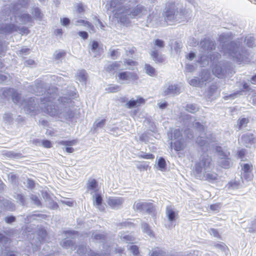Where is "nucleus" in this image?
I'll return each instance as SVG.
<instances>
[{"label": "nucleus", "mask_w": 256, "mask_h": 256, "mask_svg": "<svg viewBox=\"0 0 256 256\" xmlns=\"http://www.w3.org/2000/svg\"><path fill=\"white\" fill-rule=\"evenodd\" d=\"M224 34L219 36L220 45L224 54L228 55L231 59L241 63L248 59V52L246 47L234 40L228 41Z\"/></svg>", "instance_id": "obj_1"}, {"label": "nucleus", "mask_w": 256, "mask_h": 256, "mask_svg": "<svg viewBox=\"0 0 256 256\" xmlns=\"http://www.w3.org/2000/svg\"><path fill=\"white\" fill-rule=\"evenodd\" d=\"M168 136L170 142V146H174V149L176 152H180L184 148V140L183 138L182 130L180 128H172L168 132Z\"/></svg>", "instance_id": "obj_2"}, {"label": "nucleus", "mask_w": 256, "mask_h": 256, "mask_svg": "<svg viewBox=\"0 0 256 256\" xmlns=\"http://www.w3.org/2000/svg\"><path fill=\"white\" fill-rule=\"evenodd\" d=\"M134 211L138 212L146 213L150 215L152 218L156 216L157 212L156 206L152 202H135L132 206Z\"/></svg>", "instance_id": "obj_3"}, {"label": "nucleus", "mask_w": 256, "mask_h": 256, "mask_svg": "<svg viewBox=\"0 0 256 256\" xmlns=\"http://www.w3.org/2000/svg\"><path fill=\"white\" fill-rule=\"evenodd\" d=\"M230 68L229 63L225 60H220L215 63L213 62L212 64V72L214 74L220 78H224Z\"/></svg>", "instance_id": "obj_4"}, {"label": "nucleus", "mask_w": 256, "mask_h": 256, "mask_svg": "<svg viewBox=\"0 0 256 256\" xmlns=\"http://www.w3.org/2000/svg\"><path fill=\"white\" fill-rule=\"evenodd\" d=\"M177 6L174 1H168L166 2L162 14L166 22H174L176 20Z\"/></svg>", "instance_id": "obj_5"}, {"label": "nucleus", "mask_w": 256, "mask_h": 256, "mask_svg": "<svg viewBox=\"0 0 256 256\" xmlns=\"http://www.w3.org/2000/svg\"><path fill=\"white\" fill-rule=\"evenodd\" d=\"M119 80L126 84H137L140 78L138 74L134 71H122L118 73Z\"/></svg>", "instance_id": "obj_6"}, {"label": "nucleus", "mask_w": 256, "mask_h": 256, "mask_svg": "<svg viewBox=\"0 0 256 256\" xmlns=\"http://www.w3.org/2000/svg\"><path fill=\"white\" fill-rule=\"evenodd\" d=\"M128 16H130L129 10L127 8V6L118 7L114 14V16L117 19L118 22L126 26H128L131 24V20Z\"/></svg>", "instance_id": "obj_7"}, {"label": "nucleus", "mask_w": 256, "mask_h": 256, "mask_svg": "<svg viewBox=\"0 0 256 256\" xmlns=\"http://www.w3.org/2000/svg\"><path fill=\"white\" fill-rule=\"evenodd\" d=\"M58 88L53 86L49 88L44 92L45 96L40 98L41 103L46 105L48 102H52L56 98Z\"/></svg>", "instance_id": "obj_8"}, {"label": "nucleus", "mask_w": 256, "mask_h": 256, "mask_svg": "<svg viewBox=\"0 0 256 256\" xmlns=\"http://www.w3.org/2000/svg\"><path fill=\"white\" fill-rule=\"evenodd\" d=\"M37 104L34 98H28L25 102L24 110L27 114L36 115L37 114Z\"/></svg>", "instance_id": "obj_9"}, {"label": "nucleus", "mask_w": 256, "mask_h": 256, "mask_svg": "<svg viewBox=\"0 0 256 256\" xmlns=\"http://www.w3.org/2000/svg\"><path fill=\"white\" fill-rule=\"evenodd\" d=\"M199 44L204 50L210 51L215 49V42L208 37L201 39Z\"/></svg>", "instance_id": "obj_10"}, {"label": "nucleus", "mask_w": 256, "mask_h": 256, "mask_svg": "<svg viewBox=\"0 0 256 256\" xmlns=\"http://www.w3.org/2000/svg\"><path fill=\"white\" fill-rule=\"evenodd\" d=\"M120 61L110 62L108 64H105L104 70L109 74H114L120 67Z\"/></svg>", "instance_id": "obj_11"}, {"label": "nucleus", "mask_w": 256, "mask_h": 256, "mask_svg": "<svg viewBox=\"0 0 256 256\" xmlns=\"http://www.w3.org/2000/svg\"><path fill=\"white\" fill-rule=\"evenodd\" d=\"M124 200L122 197L110 196L108 198V204L112 209H118L124 203Z\"/></svg>", "instance_id": "obj_12"}, {"label": "nucleus", "mask_w": 256, "mask_h": 256, "mask_svg": "<svg viewBox=\"0 0 256 256\" xmlns=\"http://www.w3.org/2000/svg\"><path fill=\"white\" fill-rule=\"evenodd\" d=\"M18 26L12 23L0 26V34H8L18 30Z\"/></svg>", "instance_id": "obj_13"}, {"label": "nucleus", "mask_w": 256, "mask_h": 256, "mask_svg": "<svg viewBox=\"0 0 256 256\" xmlns=\"http://www.w3.org/2000/svg\"><path fill=\"white\" fill-rule=\"evenodd\" d=\"M75 115L76 112L74 110L70 108H68L63 113L61 112L58 118L61 122L68 121L72 122Z\"/></svg>", "instance_id": "obj_14"}, {"label": "nucleus", "mask_w": 256, "mask_h": 256, "mask_svg": "<svg viewBox=\"0 0 256 256\" xmlns=\"http://www.w3.org/2000/svg\"><path fill=\"white\" fill-rule=\"evenodd\" d=\"M47 113L50 116H56L58 118L60 116L61 110L58 106L56 104H47L44 105Z\"/></svg>", "instance_id": "obj_15"}, {"label": "nucleus", "mask_w": 256, "mask_h": 256, "mask_svg": "<svg viewBox=\"0 0 256 256\" xmlns=\"http://www.w3.org/2000/svg\"><path fill=\"white\" fill-rule=\"evenodd\" d=\"M241 141L246 147H248L256 143V138L252 133H246L242 136Z\"/></svg>", "instance_id": "obj_16"}, {"label": "nucleus", "mask_w": 256, "mask_h": 256, "mask_svg": "<svg viewBox=\"0 0 256 256\" xmlns=\"http://www.w3.org/2000/svg\"><path fill=\"white\" fill-rule=\"evenodd\" d=\"M90 48L92 52H93L94 54V58H98L104 52L102 46H100L98 42L95 40L92 42Z\"/></svg>", "instance_id": "obj_17"}, {"label": "nucleus", "mask_w": 256, "mask_h": 256, "mask_svg": "<svg viewBox=\"0 0 256 256\" xmlns=\"http://www.w3.org/2000/svg\"><path fill=\"white\" fill-rule=\"evenodd\" d=\"M188 10L186 8H178L177 7V11L176 20L174 22H184L188 16Z\"/></svg>", "instance_id": "obj_18"}, {"label": "nucleus", "mask_w": 256, "mask_h": 256, "mask_svg": "<svg viewBox=\"0 0 256 256\" xmlns=\"http://www.w3.org/2000/svg\"><path fill=\"white\" fill-rule=\"evenodd\" d=\"M129 10V15L132 18H135L138 16L145 8L144 6L142 4H138L132 9L127 7Z\"/></svg>", "instance_id": "obj_19"}, {"label": "nucleus", "mask_w": 256, "mask_h": 256, "mask_svg": "<svg viewBox=\"0 0 256 256\" xmlns=\"http://www.w3.org/2000/svg\"><path fill=\"white\" fill-rule=\"evenodd\" d=\"M251 90L250 86L246 82L242 83V88L240 90H237L225 96V100L228 98L234 99L238 94H241L242 92H250Z\"/></svg>", "instance_id": "obj_20"}, {"label": "nucleus", "mask_w": 256, "mask_h": 256, "mask_svg": "<svg viewBox=\"0 0 256 256\" xmlns=\"http://www.w3.org/2000/svg\"><path fill=\"white\" fill-rule=\"evenodd\" d=\"M199 79L202 84V85L204 84V82H207L210 78V72L208 69L204 68L202 69L198 74Z\"/></svg>", "instance_id": "obj_21"}, {"label": "nucleus", "mask_w": 256, "mask_h": 256, "mask_svg": "<svg viewBox=\"0 0 256 256\" xmlns=\"http://www.w3.org/2000/svg\"><path fill=\"white\" fill-rule=\"evenodd\" d=\"M180 88L176 85L173 86L172 84L169 85L168 87L163 92L162 96H166L170 94H180Z\"/></svg>", "instance_id": "obj_22"}, {"label": "nucleus", "mask_w": 256, "mask_h": 256, "mask_svg": "<svg viewBox=\"0 0 256 256\" xmlns=\"http://www.w3.org/2000/svg\"><path fill=\"white\" fill-rule=\"evenodd\" d=\"M106 6H108L107 10H110L112 8H114L112 12L114 13L118 7L124 8V6H122L118 0H110L109 2H108L106 4Z\"/></svg>", "instance_id": "obj_23"}, {"label": "nucleus", "mask_w": 256, "mask_h": 256, "mask_svg": "<svg viewBox=\"0 0 256 256\" xmlns=\"http://www.w3.org/2000/svg\"><path fill=\"white\" fill-rule=\"evenodd\" d=\"M62 234H64L66 236V238L63 240H66V238H68L74 239L76 236L80 235V232L76 230H63Z\"/></svg>", "instance_id": "obj_24"}, {"label": "nucleus", "mask_w": 256, "mask_h": 256, "mask_svg": "<svg viewBox=\"0 0 256 256\" xmlns=\"http://www.w3.org/2000/svg\"><path fill=\"white\" fill-rule=\"evenodd\" d=\"M150 54L156 63H162L165 60V58L162 54H159L158 52L156 50L152 51Z\"/></svg>", "instance_id": "obj_25"}, {"label": "nucleus", "mask_w": 256, "mask_h": 256, "mask_svg": "<svg viewBox=\"0 0 256 256\" xmlns=\"http://www.w3.org/2000/svg\"><path fill=\"white\" fill-rule=\"evenodd\" d=\"M156 164L158 170L163 172H166L167 170V164L166 159L164 157H160L157 161Z\"/></svg>", "instance_id": "obj_26"}, {"label": "nucleus", "mask_w": 256, "mask_h": 256, "mask_svg": "<svg viewBox=\"0 0 256 256\" xmlns=\"http://www.w3.org/2000/svg\"><path fill=\"white\" fill-rule=\"evenodd\" d=\"M142 232L144 234H146L150 238H154V234L150 226L147 222H144L142 224Z\"/></svg>", "instance_id": "obj_27"}, {"label": "nucleus", "mask_w": 256, "mask_h": 256, "mask_svg": "<svg viewBox=\"0 0 256 256\" xmlns=\"http://www.w3.org/2000/svg\"><path fill=\"white\" fill-rule=\"evenodd\" d=\"M116 226L120 228H134L136 226V224L131 221V219L128 218L124 222L116 224Z\"/></svg>", "instance_id": "obj_28"}, {"label": "nucleus", "mask_w": 256, "mask_h": 256, "mask_svg": "<svg viewBox=\"0 0 256 256\" xmlns=\"http://www.w3.org/2000/svg\"><path fill=\"white\" fill-rule=\"evenodd\" d=\"M144 121L148 126L149 130L153 133H156L158 132L157 128L154 122L152 120V117L146 118Z\"/></svg>", "instance_id": "obj_29"}, {"label": "nucleus", "mask_w": 256, "mask_h": 256, "mask_svg": "<svg viewBox=\"0 0 256 256\" xmlns=\"http://www.w3.org/2000/svg\"><path fill=\"white\" fill-rule=\"evenodd\" d=\"M36 234L38 236V240H46V238L48 234L44 226H40L37 230Z\"/></svg>", "instance_id": "obj_30"}, {"label": "nucleus", "mask_w": 256, "mask_h": 256, "mask_svg": "<svg viewBox=\"0 0 256 256\" xmlns=\"http://www.w3.org/2000/svg\"><path fill=\"white\" fill-rule=\"evenodd\" d=\"M4 155L8 158L13 159H19L24 157L22 153L14 151H6Z\"/></svg>", "instance_id": "obj_31"}, {"label": "nucleus", "mask_w": 256, "mask_h": 256, "mask_svg": "<svg viewBox=\"0 0 256 256\" xmlns=\"http://www.w3.org/2000/svg\"><path fill=\"white\" fill-rule=\"evenodd\" d=\"M144 70L146 73L150 76H156V70L150 64H144Z\"/></svg>", "instance_id": "obj_32"}, {"label": "nucleus", "mask_w": 256, "mask_h": 256, "mask_svg": "<svg viewBox=\"0 0 256 256\" xmlns=\"http://www.w3.org/2000/svg\"><path fill=\"white\" fill-rule=\"evenodd\" d=\"M216 55L215 54H210L208 56L202 55L200 56L198 59V62L200 64H203L204 62L208 60V58L210 59L211 62H214L216 58Z\"/></svg>", "instance_id": "obj_33"}, {"label": "nucleus", "mask_w": 256, "mask_h": 256, "mask_svg": "<svg viewBox=\"0 0 256 256\" xmlns=\"http://www.w3.org/2000/svg\"><path fill=\"white\" fill-rule=\"evenodd\" d=\"M214 150L216 152H217L220 158L221 159H223L226 157H228L230 154V152L226 153L223 151L222 150V148L220 146H216L214 148Z\"/></svg>", "instance_id": "obj_34"}, {"label": "nucleus", "mask_w": 256, "mask_h": 256, "mask_svg": "<svg viewBox=\"0 0 256 256\" xmlns=\"http://www.w3.org/2000/svg\"><path fill=\"white\" fill-rule=\"evenodd\" d=\"M211 160H209L208 154H204L201 156L200 162L204 168H206L209 167Z\"/></svg>", "instance_id": "obj_35"}, {"label": "nucleus", "mask_w": 256, "mask_h": 256, "mask_svg": "<svg viewBox=\"0 0 256 256\" xmlns=\"http://www.w3.org/2000/svg\"><path fill=\"white\" fill-rule=\"evenodd\" d=\"M22 22H32L33 18L32 16L28 13L20 14L18 16Z\"/></svg>", "instance_id": "obj_36"}, {"label": "nucleus", "mask_w": 256, "mask_h": 256, "mask_svg": "<svg viewBox=\"0 0 256 256\" xmlns=\"http://www.w3.org/2000/svg\"><path fill=\"white\" fill-rule=\"evenodd\" d=\"M14 88H4L2 92V97L4 98L9 100Z\"/></svg>", "instance_id": "obj_37"}, {"label": "nucleus", "mask_w": 256, "mask_h": 256, "mask_svg": "<svg viewBox=\"0 0 256 256\" xmlns=\"http://www.w3.org/2000/svg\"><path fill=\"white\" fill-rule=\"evenodd\" d=\"M106 119L104 118L100 120L99 122H97V120H96L92 126L93 130L94 132H96L98 128H102L106 124Z\"/></svg>", "instance_id": "obj_38"}, {"label": "nucleus", "mask_w": 256, "mask_h": 256, "mask_svg": "<svg viewBox=\"0 0 256 256\" xmlns=\"http://www.w3.org/2000/svg\"><path fill=\"white\" fill-rule=\"evenodd\" d=\"M230 158L229 156L223 158L220 162V166L224 169H228L230 167Z\"/></svg>", "instance_id": "obj_39"}, {"label": "nucleus", "mask_w": 256, "mask_h": 256, "mask_svg": "<svg viewBox=\"0 0 256 256\" xmlns=\"http://www.w3.org/2000/svg\"><path fill=\"white\" fill-rule=\"evenodd\" d=\"M34 18L36 19H38L39 20H42L44 14L42 12L40 9L38 7H36L34 8Z\"/></svg>", "instance_id": "obj_40"}, {"label": "nucleus", "mask_w": 256, "mask_h": 256, "mask_svg": "<svg viewBox=\"0 0 256 256\" xmlns=\"http://www.w3.org/2000/svg\"><path fill=\"white\" fill-rule=\"evenodd\" d=\"M240 184V183L238 181L230 180L227 184L226 187H227L228 189L237 190L239 188Z\"/></svg>", "instance_id": "obj_41"}, {"label": "nucleus", "mask_w": 256, "mask_h": 256, "mask_svg": "<svg viewBox=\"0 0 256 256\" xmlns=\"http://www.w3.org/2000/svg\"><path fill=\"white\" fill-rule=\"evenodd\" d=\"M206 143L207 141L206 140L202 138L196 141L197 144L198 146L200 147L201 150L204 152H206L208 150L207 148H204V146Z\"/></svg>", "instance_id": "obj_42"}, {"label": "nucleus", "mask_w": 256, "mask_h": 256, "mask_svg": "<svg viewBox=\"0 0 256 256\" xmlns=\"http://www.w3.org/2000/svg\"><path fill=\"white\" fill-rule=\"evenodd\" d=\"M98 188V182L95 179H92L88 182V188L90 190L97 191Z\"/></svg>", "instance_id": "obj_43"}, {"label": "nucleus", "mask_w": 256, "mask_h": 256, "mask_svg": "<svg viewBox=\"0 0 256 256\" xmlns=\"http://www.w3.org/2000/svg\"><path fill=\"white\" fill-rule=\"evenodd\" d=\"M168 218L169 221H176V212L172 208H170L166 211Z\"/></svg>", "instance_id": "obj_44"}, {"label": "nucleus", "mask_w": 256, "mask_h": 256, "mask_svg": "<svg viewBox=\"0 0 256 256\" xmlns=\"http://www.w3.org/2000/svg\"><path fill=\"white\" fill-rule=\"evenodd\" d=\"M249 122L248 118H240L238 120V128L239 130L241 129L243 126H246Z\"/></svg>", "instance_id": "obj_45"}, {"label": "nucleus", "mask_w": 256, "mask_h": 256, "mask_svg": "<svg viewBox=\"0 0 256 256\" xmlns=\"http://www.w3.org/2000/svg\"><path fill=\"white\" fill-rule=\"evenodd\" d=\"M20 8H21L16 2L14 4L12 8V12L14 16H18Z\"/></svg>", "instance_id": "obj_46"}, {"label": "nucleus", "mask_w": 256, "mask_h": 256, "mask_svg": "<svg viewBox=\"0 0 256 256\" xmlns=\"http://www.w3.org/2000/svg\"><path fill=\"white\" fill-rule=\"evenodd\" d=\"M218 179V174L216 173L210 174L207 173L205 176V180L208 181L210 182H212L214 180Z\"/></svg>", "instance_id": "obj_47"}, {"label": "nucleus", "mask_w": 256, "mask_h": 256, "mask_svg": "<svg viewBox=\"0 0 256 256\" xmlns=\"http://www.w3.org/2000/svg\"><path fill=\"white\" fill-rule=\"evenodd\" d=\"M121 90V86L117 84H110L106 90L110 93H114L120 91Z\"/></svg>", "instance_id": "obj_48"}, {"label": "nucleus", "mask_w": 256, "mask_h": 256, "mask_svg": "<svg viewBox=\"0 0 256 256\" xmlns=\"http://www.w3.org/2000/svg\"><path fill=\"white\" fill-rule=\"evenodd\" d=\"M138 157L140 158H142L146 160L154 159V156L151 153H146L144 152H140Z\"/></svg>", "instance_id": "obj_49"}, {"label": "nucleus", "mask_w": 256, "mask_h": 256, "mask_svg": "<svg viewBox=\"0 0 256 256\" xmlns=\"http://www.w3.org/2000/svg\"><path fill=\"white\" fill-rule=\"evenodd\" d=\"M58 102L64 106H66L71 102V99L68 96H60L58 99Z\"/></svg>", "instance_id": "obj_50"}, {"label": "nucleus", "mask_w": 256, "mask_h": 256, "mask_svg": "<svg viewBox=\"0 0 256 256\" xmlns=\"http://www.w3.org/2000/svg\"><path fill=\"white\" fill-rule=\"evenodd\" d=\"M22 234L24 235H26L28 236H30V238H32V239L34 238V233L32 229L28 226H26Z\"/></svg>", "instance_id": "obj_51"}, {"label": "nucleus", "mask_w": 256, "mask_h": 256, "mask_svg": "<svg viewBox=\"0 0 256 256\" xmlns=\"http://www.w3.org/2000/svg\"><path fill=\"white\" fill-rule=\"evenodd\" d=\"M41 194L46 202H50L52 199L50 194L47 190H42L41 191Z\"/></svg>", "instance_id": "obj_52"}, {"label": "nucleus", "mask_w": 256, "mask_h": 256, "mask_svg": "<svg viewBox=\"0 0 256 256\" xmlns=\"http://www.w3.org/2000/svg\"><path fill=\"white\" fill-rule=\"evenodd\" d=\"M248 228L250 233L256 232V218L250 222Z\"/></svg>", "instance_id": "obj_53"}, {"label": "nucleus", "mask_w": 256, "mask_h": 256, "mask_svg": "<svg viewBox=\"0 0 256 256\" xmlns=\"http://www.w3.org/2000/svg\"><path fill=\"white\" fill-rule=\"evenodd\" d=\"M78 76L80 78V82H86L87 81V74L86 70H82L78 73Z\"/></svg>", "instance_id": "obj_54"}, {"label": "nucleus", "mask_w": 256, "mask_h": 256, "mask_svg": "<svg viewBox=\"0 0 256 256\" xmlns=\"http://www.w3.org/2000/svg\"><path fill=\"white\" fill-rule=\"evenodd\" d=\"M20 7L24 8H27L30 4L29 0H18L16 2Z\"/></svg>", "instance_id": "obj_55"}, {"label": "nucleus", "mask_w": 256, "mask_h": 256, "mask_svg": "<svg viewBox=\"0 0 256 256\" xmlns=\"http://www.w3.org/2000/svg\"><path fill=\"white\" fill-rule=\"evenodd\" d=\"M11 97L13 100H15L16 102H20V95L18 93L16 90L14 88L11 94Z\"/></svg>", "instance_id": "obj_56"}, {"label": "nucleus", "mask_w": 256, "mask_h": 256, "mask_svg": "<svg viewBox=\"0 0 256 256\" xmlns=\"http://www.w3.org/2000/svg\"><path fill=\"white\" fill-rule=\"evenodd\" d=\"M18 30H19V33L22 36L28 35L30 32V30L28 28L24 26L22 27H19L18 26Z\"/></svg>", "instance_id": "obj_57"}, {"label": "nucleus", "mask_w": 256, "mask_h": 256, "mask_svg": "<svg viewBox=\"0 0 256 256\" xmlns=\"http://www.w3.org/2000/svg\"><path fill=\"white\" fill-rule=\"evenodd\" d=\"M186 110L190 113L196 112V104H187L186 106Z\"/></svg>", "instance_id": "obj_58"}, {"label": "nucleus", "mask_w": 256, "mask_h": 256, "mask_svg": "<svg viewBox=\"0 0 256 256\" xmlns=\"http://www.w3.org/2000/svg\"><path fill=\"white\" fill-rule=\"evenodd\" d=\"M92 236L94 240H106V236L105 234H92Z\"/></svg>", "instance_id": "obj_59"}, {"label": "nucleus", "mask_w": 256, "mask_h": 256, "mask_svg": "<svg viewBox=\"0 0 256 256\" xmlns=\"http://www.w3.org/2000/svg\"><path fill=\"white\" fill-rule=\"evenodd\" d=\"M102 198L101 194L100 193H96L95 194V198L94 202L95 204L97 205H101L102 203Z\"/></svg>", "instance_id": "obj_60"}, {"label": "nucleus", "mask_w": 256, "mask_h": 256, "mask_svg": "<svg viewBox=\"0 0 256 256\" xmlns=\"http://www.w3.org/2000/svg\"><path fill=\"white\" fill-rule=\"evenodd\" d=\"M209 232L211 236H212L215 238H221V236L218 230L214 228H210L209 230Z\"/></svg>", "instance_id": "obj_61"}, {"label": "nucleus", "mask_w": 256, "mask_h": 256, "mask_svg": "<svg viewBox=\"0 0 256 256\" xmlns=\"http://www.w3.org/2000/svg\"><path fill=\"white\" fill-rule=\"evenodd\" d=\"M189 84L193 86H196L198 85H202V84L198 77H195L194 78H192L189 82Z\"/></svg>", "instance_id": "obj_62"}, {"label": "nucleus", "mask_w": 256, "mask_h": 256, "mask_svg": "<svg viewBox=\"0 0 256 256\" xmlns=\"http://www.w3.org/2000/svg\"><path fill=\"white\" fill-rule=\"evenodd\" d=\"M202 168L200 162H196L194 164V172L196 174H200L202 172Z\"/></svg>", "instance_id": "obj_63"}, {"label": "nucleus", "mask_w": 256, "mask_h": 256, "mask_svg": "<svg viewBox=\"0 0 256 256\" xmlns=\"http://www.w3.org/2000/svg\"><path fill=\"white\" fill-rule=\"evenodd\" d=\"M217 87L215 85H211L209 86L208 90V94L209 97L212 96L216 92Z\"/></svg>", "instance_id": "obj_64"}]
</instances>
